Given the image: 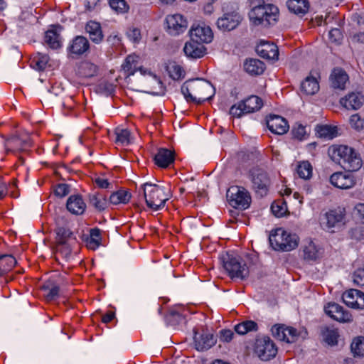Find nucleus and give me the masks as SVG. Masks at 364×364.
Listing matches in <instances>:
<instances>
[{
	"mask_svg": "<svg viewBox=\"0 0 364 364\" xmlns=\"http://www.w3.org/2000/svg\"><path fill=\"white\" fill-rule=\"evenodd\" d=\"M328 153L333 161L348 172L356 171L362 167L363 161L359 154L351 147L345 145L332 146Z\"/></svg>",
	"mask_w": 364,
	"mask_h": 364,
	"instance_id": "f257e3e1",
	"label": "nucleus"
},
{
	"mask_svg": "<svg viewBox=\"0 0 364 364\" xmlns=\"http://www.w3.org/2000/svg\"><path fill=\"white\" fill-rule=\"evenodd\" d=\"M181 90L188 102L197 104L210 100L215 93L214 87L210 82L198 78L186 82Z\"/></svg>",
	"mask_w": 364,
	"mask_h": 364,
	"instance_id": "f03ea898",
	"label": "nucleus"
},
{
	"mask_svg": "<svg viewBox=\"0 0 364 364\" xmlns=\"http://www.w3.org/2000/svg\"><path fill=\"white\" fill-rule=\"evenodd\" d=\"M252 2L257 3L249 12L250 20L254 25L267 27L276 23L279 14L277 6L264 4V0H252Z\"/></svg>",
	"mask_w": 364,
	"mask_h": 364,
	"instance_id": "7ed1b4c3",
	"label": "nucleus"
},
{
	"mask_svg": "<svg viewBox=\"0 0 364 364\" xmlns=\"http://www.w3.org/2000/svg\"><path fill=\"white\" fill-rule=\"evenodd\" d=\"M269 241L274 250L289 252L298 246L299 237L296 234L287 232L282 228H277L271 232Z\"/></svg>",
	"mask_w": 364,
	"mask_h": 364,
	"instance_id": "20e7f679",
	"label": "nucleus"
},
{
	"mask_svg": "<svg viewBox=\"0 0 364 364\" xmlns=\"http://www.w3.org/2000/svg\"><path fill=\"white\" fill-rule=\"evenodd\" d=\"M141 188L146 205L149 208L159 210L164 207L166 200L168 199L165 195L164 188L151 183H145L141 186Z\"/></svg>",
	"mask_w": 364,
	"mask_h": 364,
	"instance_id": "39448f33",
	"label": "nucleus"
},
{
	"mask_svg": "<svg viewBox=\"0 0 364 364\" xmlns=\"http://www.w3.org/2000/svg\"><path fill=\"white\" fill-rule=\"evenodd\" d=\"M223 266L232 278L244 279L249 275V269L245 262L242 263L239 257L228 253L221 256Z\"/></svg>",
	"mask_w": 364,
	"mask_h": 364,
	"instance_id": "423d86ee",
	"label": "nucleus"
},
{
	"mask_svg": "<svg viewBox=\"0 0 364 364\" xmlns=\"http://www.w3.org/2000/svg\"><path fill=\"white\" fill-rule=\"evenodd\" d=\"M226 196L230 205L235 208L245 210L251 203L250 193L241 186L230 187L227 191Z\"/></svg>",
	"mask_w": 364,
	"mask_h": 364,
	"instance_id": "0eeeda50",
	"label": "nucleus"
},
{
	"mask_svg": "<svg viewBox=\"0 0 364 364\" xmlns=\"http://www.w3.org/2000/svg\"><path fill=\"white\" fill-rule=\"evenodd\" d=\"M249 175L255 192L260 196H265L271 183L268 173L261 168L254 167L250 170Z\"/></svg>",
	"mask_w": 364,
	"mask_h": 364,
	"instance_id": "6e6552de",
	"label": "nucleus"
},
{
	"mask_svg": "<svg viewBox=\"0 0 364 364\" xmlns=\"http://www.w3.org/2000/svg\"><path fill=\"white\" fill-rule=\"evenodd\" d=\"M255 353L261 360L268 361L276 356L277 348L269 337H264L256 340Z\"/></svg>",
	"mask_w": 364,
	"mask_h": 364,
	"instance_id": "1a4fd4ad",
	"label": "nucleus"
},
{
	"mask_svg": "<svg viewBox=\"0 0 364 364\" xmlns=\"http://www.w3.org/2000/svg\"><path fill=\"white\" fill-rule=\"evenodd\" d=\"M242 21L241 16L235 12L225 14L217 21V26L219 30L226 32L234 30Z\"/></svg>",
	"mask_w": 364,
	"mask_h": 364,
	"instance_id": "9d476101",
	"label": "nucleus"
},
{
	"mask_svg": "<svg viewBox=\"0 0 364 364\" xmlns=\"http://www.w3.org/2000/svg\"><path fill=\"white\" fill-rule=\"evenodd\" d=\"M166 22L168 33L173 36L183 33L188 26L187 21L181 14L168 16Z\"/></svg>",
	"mask_w": 364,
	"mask_h": 364,
	"instance_id": "9b49d317",
	"label": "nucleus"
},
{
	"mask_svg": "<svg viewBox=\"0 0 364 364\" xmlns=\"http://www.w3.org/2000/svg\"><path fill=\"white\" fill-rule=\"evenodd\" d=\"M267 125L272 133L279 135L287 133L289 128L285 118L275 114H270L267 118Z\"/></svg>",
	"mask_w": 364,
	"mask_h": 364,
	"instance_id": "f8f14e48",
	"label": "nucleus"
},
{
	"mask_svg": "<svg viewBox=\"0 0 364 364\" xmlns=\"http://www.w3.org/2000/svg\"><path fill=\"white\" fill-rule=\"evenodd\" d=\"M345 215L341 210H331L326 212L321 218V223L326 228L331 230L333 228H340L343 224Z\"/></svg>",
	"mask_w": 364,
	"mask_h": 364,
	"instance_id": "ddd939ff",
	"label": "nucleus"
},
{
	"mask_svg": "<svg viewBox=\"0 0 364 364\" xmlns=\"http://www.w3.org/2000/svg\"><path fill=\"white\" fill-rule=\"evenodd\" d=\"M330 182L333 186L341 189H348L355 185L354 177L350 172L334 173L330 177Z\"/></svg>",
	"mask_w": 364,
	"mask_h": 364,
	"instance_id": "4468645a",
	"label": "nucleus"
},
{
	"mask_svg": "<svg viewBox=\"0 0 364 364\" xmlns=\"http://www.w3.org/2000/svg\"><path fill=\"white\" fill-rule=\"evenodd\" d=\"M190 36L192 41L200 43H210L213 38V34L210 27L205 26H197L192 27L190 31Z\"/></svg>",
	"mask_w": 364,
	"mask_h": 364,
	"instance_id": "2eb2a0df",
	"label": "nucleus"
},
{
	"mask_svg": "<svg viewBox=\"0 0 364 364\" xmlns=\"http://www.w3.org/2000/svg\"><path fill=\"white\" fill-rule=\"evenodd\" d=\"M325 313L334 320L340 322L350 321L351 315L344 311L343 307L336 303H329L324 308Z\"/></svg>",
	"mask_w": 364,
	"mask_h": 364,
	"instance_id": "dca6fc26",
	"label": "nucleus"
},
{
	"mask_svg": "<svg viewBox=\"0 0 364 364\" xmlns=\"http://www.w3.org/2000/svg\"><path fill=\"white\" fill-rule=\"evenodd\" d=\"M257 54L265 59L276 60L278 59L279 50L274 43L269 42H261L256 47Z\"/></svg>",
	"mask_w": 364,
	"mask_h": 364,
	"instance_id": "f3484780",
	"label": "nucleus"
},
{
	"mask_svg": "<svg viewBox=\"0 0 364 364\" xmlns=\"http://www.w3.org/2000/svg\"><path fill=\"white\" fill-rule=\"evenodd\" d=\"M205 50L206 48L203 43L191 39L186 43L183 48L185 55L188 58L193 59L202 58L205 54Z\"/></svg>",
	"mask_w": 364,
	"mask_h": 364,
	"instance_id": "a211bd4d",
	"label": "nucleus"
},
{
	"mask_svg": "<svg viewBox=\"0 0 364 364\" xmlns=\"http://www.w3.org/2000/svg\"><path fill=\"white\" fill-rule=\"evenodd\" d=\"M217 339L211 333H202L194 336L196 349L198 351H205L210 349L216 343Z\"/></svg>",
	"mask_w": 364,
	"mask_h": 364,
	"instance_id": "6ab92c4d",
	"label": "nucleus"
},
{
	"mask_svg": "<svg viewBox=\"0 0 364 364\" xmlns=\"http://www.w3.org/2000/svg\"><path fill=\"white\" fill-rule=\"evenodd\" d=\"M364 103V95L360 92H351L341 100V104L348 109H358Z\"/></svg>",
	"mask_w": 364,
	"mask_h": 364,
	"instance_id": "aec40b11",
	"label": "nucleus"
},
{
	"mask_svg": "<svg viewBox=\"0 0 364 364\" xmlns=\"http://www.w3.org/2000/svg\"><path fill=\"white\" fill-rule=\"evenodd\" d=\"M67 210L74 215H82L86 208V204L80 195L70 196L66 203Z\"/></svg>",
	"mask_w": 364,
	"mask_h": 364,
	"instance_id": "412c9836",
	"label": "nucleus"
},
{
	"mask_svg": "<svg viewBox=\"0 0 364 364\" xmlns=\"http://www.w3.org/2000/svg\"><path fill=\"white\" fill-rule=\"evenodd\" d=\"M85 29L93 43L99 44L102 41L104 36L99 23L90 21L86 23Z\"/></svg>",
	"mask_w": 364,
	"mask_h": 364,
	"instance_id": "4be33fe9",
	"label": "nucleus"
},
{
	"mask_svg": "<svg viewBox=\"0 0 364 364\" xmlns=\"http://www.w3.org/2000/svg\"><path fill=\"white\" fill-rule=\"evenodd\" d=\"M174 161V154L167 149H159L154 156L155 164L161 168L168 167Z\"/></svg>",
	"mask_w": 364,
	"mask_h": 364,
	"instance_id": "5701e85b",
	"label": "nucleus"
},
{
	"mask_svg": "<svg viewBox=\"0 0 364 364\" xmlns=\"http://www.w3.org/2000/svg\"><path fill=\"white\" fill-rule=\"evenodd\" d=\"M90 48V43L87 38L82 36H76L69 47L70 51L76 55H82Z\"/></svg>",
	"mask_w": 364,
	"mask_h": 364,
	"instance_id": "b1692460",
	"label": "nucleus"
},
{
	"mask_svg": "<svg viewBox=\"0 0 364 364\" xmlns=\"http://www.w3.org/2000/svg\"><path fill=\"white\" fill-rule=\"evenodd\" d=\"M244 69L251 75H259L264 73L265 65L259 59L250 58L244 63Z\"/></svg>",
	"mask_w": 364,
	"mask_h": 364,
	"instance_id": "393cba45",
	"label": "nucleus"
},
{
	"mask_svg": "<svg viewBox=\"0 0 364 364\" xmlns=\"http://www.w3.org/2000/svg\"><path fill=\"white\" fill-rule=\"evenodd\" d=\"M289 10L297 15H304L309 11V3L307 0H288L287 2Z\"/></svg>",
	"mask_w": 364,
	"mask_h": 364,
	"instance_id": "a878e982",
	"label": "nucleus"
},
{
	"mask_svg": "<svg viewBox=\"0 0 364 364\" xmlns=\"http://www.w3.org/2000/svg\"><path fill=\"white\" fill-rule=\"evenodd\" d=\"M331 80L333 87L343 90L348 80V76L343 70L334 69L331 75Z\"/></svg>",
	"mask_w": 364,
	"mask_h": 364,
	"instance_id": "bb28decb",
	"label": "nucleus"
},
{
	"mask_svg": "<svg viewBox=\"0 0 364 364\" xmlns=\"http://www.w3.org/2000/svg\"><path fill=\"white\" fill-rule=\"evenodd\" d=\"M262 105V99L256 95H252L245 100L242 101V109L246 114L258 111Z\"/></svg>",
	"mask_w": 364,
	"mask_h": 364,
	"instance_id": "cd10ccee",
	"label": "nucleus"
},
{
	"mask_svg": "<svg viewBox=\"0 0 364 364\" xmlns=\"http://www.w3.org/2000/svg\"><path fill=\"white\" fill-rule=\"evenodd\" d=\"M318 136L327 139H332L338 136V129L336 126L328 124L318 125L316 128Z\"/></svg>",
	"mask_w": 364,
	"mask_h": 364,
	"instance_id": "c85d7f7f",
	"label": "nucleus"
},
{
	"mask_svg": "<svg viewBox=\"0 0 364 364\" xmlns=\"http://www.w3.org/2000/svg\"><path fill=\"white\" fill-rule=\"evenodd\" d=\"M88 198L90 204L98 211H102L107 208L108 202L102 194L97 192L90 193Z\"/></svg>",
	"mask_w": 364,
	"mask_h": 364,
	"instance_id": "c756f323",
	"label": "nucleus"
},
{
	"mask_svg": "<svg viewBox=\"0 0 364 364\" xmlns=\"http://www.w3.org/2000/svg\"><path fill=\"white\" fill-rule=\"evenodd\" d=\"M301 91L306 95H314L319 90V85L315 77H307L301 83Z\"/></svg>",
	"mask_w": 364,
	"mask_h": 364,
	"instance_id": "7c9ffc66",
	"label": "nucleus"
},
{
	"mask_svg": "<svg viewBox=\"0 0 364 364\" xmlns=\"http://www.w3.org/2000/svg\"><path fill=\"white\" fill-rule=\"evenodd\" d=\"M132 195L128 191L122 189L111 194L109 202L114 205L127 203L129 201Z\"/></svg>",
	"mask_w": 364,
	"mask_h": 364,
	"instance_id": "2f4dec72",
	"label": "nucleus"
},
{
	"mask_svg": "<svg viewBox=\"0 0 364 364\" xmlns=\"http://www.w3.org/2000/svg\"><path fill=\"white\" fill-rule=\"evenodd\" d=\"M16 259L11 255L0 256V276L10 271L16 264Z\"/></svg>",
	"mask_w": 364,
	"mask_h": 364,
	"instance_id": "473e14b6",
	"label": "nucleus"
},
{
	"mask_svg": "<svg viewBox=\"0 0 364 364\" xmlns=\"http://www.w3.org/2000/svg\"><path fill=\"white\" fill-rule=\"evenodd\" d=\"M322 336L325 342L328 345L334 346L337 344L338 333L336 328L325 326L322 328Z\"/></svg>",
	"mask_w": 364,
	"mask_h": 364,
	"instance_id": "72a5a7b5",
	"label": "nucleus"
},
{
	"mask_svg": "<svg viewBox=\"0 0 364 364\" xmlns=\"http://www.w3.org/2000/svg\"><path fill=\"white\" fill-rule=\"evenodd\" d=\"M49 57L46 54L38 53L31 62V66L34 69L42 71L44 70L48 63Z\"/></svg>",
	"mask_w": 364,
	"mask_h": 364,
	"instance_id": "f704fd0d",
	"label": "nucleus"
},
{
	"mask_svg": "<svg viewBox=\"0 0 364 364\" xmlns=\"http://www.w3.org/2000/svg\"><path fill=\"white\" fill-rule=\"evenodd\" d=\"M56 244H65L73 236V232L65 227H58L55 229Z\"/></svg>",
	"mask_w": 364,
	"mask_h": 364,
	"instance_id": "c9c22d12",
	"label": "nucleus"
},
{
	"mask_svg": "<svg viewBox=\"0 0 364 364\" xmlns=\"http://www.w3.org/2000/svg\"><path fill=\"white\" fill-rule=\"evenodd\" d=\"M296 171L299 177L304 179H309L312 176V166L308 161L300 162Z\"/></svg>",
	"mask_w": 364,
	"mask_h": 364,
	"instance_id": "e433bc0d",
	"label": "nucleus"
},
{
	"mask_svg": "<svg viewBox=\"0 0 364 364\" xmlns=\"http://www.w3.org/2000/svg\"><path fill=\"white\" fill-rule=\"evenodd\" d=\"M101 240L100 230L97 228L90 230V237L87 239V247L91 250H95L100 245Z\"/></svg>",
	"mask_w": 364,
	"mask_h": 364,
	"instance_id": "4c0bfd02",
	"label": "nucleus"
},
{
	"mask_svg": "<svg viewBox=\"0 0 364 364\" xmlns=\"http://www.w3.org/2000/svg\"><path fill=\"white\" fill-rule=\"evenodd\" d=\"M45 41L53 49H57L60 47L59 35L53 30H49L46 33Z\"/></svg>",
	"mask_w": 364,
	"mask_h": 364,
	"instance_id": "58836bf2",
	"label": "nucleus"
},
{
	"mask_svg": "<svg viewBox=\"0 0 364 364\" xmlns=\"http://www.w3.org/2000/svg\"><path fill=\"white\" fill-rule=\"evenodd\" d=\"M116 143L123 146H127L130 143V132L127 129H117L115 130Z\"/></svg>",
	"mask_w": 364,
	"mask_h": 364,
	"instance_id": "ea45409f",
	"label": "nucleus"
},
{
	"mask_svg": "<svg viewBox=\"0 0 364 364\" xmlns=\"http://www.w3.org/2000/svg\"><path fill=\"white\" fill-rule=\"evenodd\" d=\"M350 348L355 356L364 357V337L355 338L350 345Z\"/></svg>",
	"mask_w": 364,
	"mask_h": 364,
	"instance_id": "a19ab883",
	"label": "nucleus"
},
{
	"mask_svg": "<svg viewBox=\"0 0 364 364\" xmlns=\"http://www.w3.org/2000/svg\"><path fill=\"white\" fill-rule=\"evenodd\" d=\"M122 68L124 73H127V76L134 75L137 70L136 62L134 57L128 55L122 64Z\"/></svg>",
	"mask_w": 364,
	"mask_h": 364,
	"instance_id": "79ce46f5",
	"label": "nucleus"
},
{
	"mask_svg": "<svg viewBox=\"0 0 364 364\" xmlns=\"http://www.w3.org/2000/svg\"><path fill=\"white\" fill-rule=\"evenodd\" d=\"M42 288L48 291L46 297L48 301L53 300L58 296L60 288L58 285L51 282H47Z\"/></svg>",
	"mask_w": 364,
	"mask_h": 364,
	"instance_id": "37998d69",
	"label": "nucleus"
},
{
	"mask_svg": "<svg viewBox=\"0 0 364 364\" xmlns=\"http://www.w3.org/2000/svg\"><path fill=\"white\" fill-rule=\"evenodd\" d=\"M358 294H360V290L351 289L343 294L342 299L347 306L355 309Z\"/></svg>",
	"mask_w": 364,
	"mask_h": 364,
	"instance_id": "c03bdc74",
	"label": "nucleus"
},
{
	"mask_svg": "<svg viewBox=\"0 0 364 364\" xmlns=\"http://www.w3.org/2000/svg\"><path fill=\"white\" fill-rule=\"evenodd\" d=\"M80 73L86 77H91L97 75V66L90 62H84L80 66Z\"/></svg>",
	"mask_w": 364,
	"mask_h": 364,
	"instance_id": "a18cd8bd",
	"label": "nucleus"
},
{
	"mask_svg": "<svg viewBox=\"0 0 364 364\" xmlns=\"http://www.w3.org/2000/svg\"><path fill=\"white\" fill-rule=\"evenodd\" d=\"M304 258L309 260H315L318 257V250L312 242H308L303 249Z\"/></svg>",
	"mask_w": 364,
	"mask_h": 364,
	"instance_id": "49530a36",
	"label": "nucleus"
},
{
	"mask_svg": "<svg viewBox=\"0 0 364 364\" xmlns=\"http://www.w3.org/2000/svg\"><path fill=\"white\" fill-rule=\"evenodd\" d=\"M284 331L287 337L284 338V341H286L288 343H291L295 342L299 338V333L296 328L284 326Z\"/></svg>",
	"mask_w": 364,
	"mask_h": 364,
	"instance_id": "de8ad7c7",
	"label": "nucleus"
},
{
	"mask_svg": "<svg viewBox=\"0 0 364 364\" xmlns=\"http://www.w3.org/2000/svg\"><path fill=\"white\" fill-rule=\"evenodd\" d=\"M109 5L116 11L124 12L127 9V3L124 0H109Z\"/></svg>",
	"mask_w": 364,
	"mask_h": 364,
	"instance_id": "09e8293b",
	"label": "nucleus"
},
{
	"mask_svg": "<svg viewBox=\"0 0 364 364\" xmlns=\"http://www.w3.org/2000/svg\"><path fill=\"white\" fill-rule=\"evenodd\" d=\"M349 234L351 238L356 240H361L364 239V228L361 226H357L351 228L349 231Z\"/></svg>",
	"mask_w": 364,
	"mask_h": 364,
	"instance_id": "8fccbe9b",
	"label": "nucleus"
},
{
	"mask_svg": "<svg viewBox=\"0 0 364 364\" xmlns=\"http://www.w3.org/2000/svg\"><path fill=\"white\" fill-rule=\"evenodd\" d=\"M349 123L351 127L356 130L363 128V122L358 114H353L349 119Z\"/></svg>",
	"mask_w": 364,
	"mask_h": 364,
	"instance_id": "3c124183",
	"label": "nucleus"
},
{
	"mask_svg": "<svg viewBox=\"0 0 364 364\" xmlns=\"http://www.w3.org/2000/svg\"><path fill=\"white\" fill-rule=\"evenodd\" d=\"M70 193V186L65 183H59L55 186V193L56 196L63 198Z\"/></svg>",
	"mask_w": 364,
	"mask_h": 364,
	"instance_id": "603ef678",
	"label": "nucleus"
},
{
	"mask_svg": "<svg viewBox=\"0 0 364 364\" xmlns=\"http://www.w3.org/2000/svg\"><path fill=\"white\" fill-rule=\"evenodd\" d=\"M291 132L294 137L299 140L304 139L306 134L305 127L301 124H298L297 127H293Z\"/></svg>",
	"mask_w": 364,
	"mask_h": 364,
	"instance_id": "864d4df0",
	"label": "nucleus"
},
{
	"mask_svg": "<svg viewBox=\"0 0 364 364\" xmlns=\"http://www.w3.org/2000/svg\"><path fill=\"white\" fill-rule=\"evenodd\" d=\"M328 36L332 42L340 43L343 39V34L340 29L333 28L328 33Z\"/></svg>",
	"mask_w": 364,
	"mask_h": 364,
	"instance_id": "5fc2aeb1",
	"label": "nucleus"
},
{
	"mask_svg": "<svg viewBox=\"0 0 364 364\" xmlns=\"http://www.w3.org/2000/svg\"><path fill=\"white\" fill-rule=\"evenodd\" d=\"M56 251L60 253L65 258H68L71 254V248L68 243L61 245L56 244Z\"/></svg>",
	"mask_w": 364,
	"mask_h": 364,
	"instance_id": "6e6d98bb",
	"label": "nucleus"
},
{
	"mask_svg": "<svg viewBox=\"0 0 364 364\" xmlns=\"http://www.w3.org/2000/svg\"><path fill=\"white\" fill-rule=\"evenodd\" d=\"M273 335L280 341H284L287 337L284 331V326H274L272 329Z\"/></svg>",
	"mask_w": 364,
	"mask_h": 364,
	"instance_id": "4d7b16f0",
	"label": "nucleus"
},
{
	"mask_svg": "<svg viewBox=\"0 0 364 364\" xmlns=\"http://www.w3.org/2000/svg\"><path fill=\"white\" fill-rule=\"evenodd\" d=\"M353 282L358 286H364V268L358 269L354 272Z\"/></svg>",
	"mask_w": 364,
	"mask_h": 364,
	"instance_id": "13d9d810",
	"label": "nucleus"
},
{
	"mask_svg": "<svg viewBox=\"0 0 364 364\" xmlns=\"http://www.w3.org/2000/svg\"><path fill=\"white\" fill-rule=\"evenodd\" d=\"M271 210L276 217H282L286 213V208L279 203H273L271 205Z\"/></svg>",
	"mask_w": 364,
	"mask_h": 364,
	"instance_id": "bf43d9fd",
	"label": "nucleus"
},
{
	"mask_svg": "<svg viewBox=\"0 0 364 364\" xmlns=\"http://www.w3.org/2000/svg\"><path fill=\"white\" fill-rule=\"evenodd\" d=\"M20 138L18 136H12L11 137L9 138L6 140V144L7 151L11 150L9 147L20 148Z\"/></svg>",
	"mask_w": 364,
	"mask_h": 364,
	"instance_id": "052dcab7",
	"label": "nucleus"
},
{
	"mask_svg": "<svg viewBox=\"0 0 364 364\" xmlns=\"http://www.w3.org/2000/svg\"><path fill=\"white\" fill-rule=\"evenodd\" d=\"M353 212L355 215L364 223V203H359L354 207Z\"/></svg>",
	"mask_w": 364,
	"mask_h": 364,
	"instance_id": "680f3d73",
	"label": "nucleus"
},
{
	"mask_svg": "<svg viewBox=\"0 0 364 364\" xmlns=\"http://www.w3.org/2000/svg\"><path fill=\"white\" fill-rule=\"evenodd\" d=\"M242 102L237 105H232L230 109V114L233 117H240L243 114H246L243 110Z\"/></svg>",
	"mask_w": 364,
	"mask_h": 364,
	"instance_id": "e2e57ef3",
	"label": "nucleus"
},
{
	"mask_svg": "<svg viewBox=\"0 0 364 364\" xmlns=\"http://www.w3.org/2000/svg\"><path fill=\"white\" fill-rule=\"evenodd\" d=\"M170 76L173 80H178L181 78L183 75V70L178 65H173L169 70Z\"/></svg>",
	"mask_w": 364,
	"mask_h": 364,
	"instance_id": "0e129e2a",
	"label": "nucleus"
},
{
	"mask_svg": "<svg viewBox=\"0 0 364 364\" xmlns=\"http://www.w3.org/2000/svg\"><path fill=\"white\" fill-rule=\"evenodd\" d=\"M127 36L134 43H137L141 39L140 31L137 28H133L127 32Z\"/></svg>",
	"mask_w": 364,
	"mask_h": 364,
	"instance_id": "69168bd1",
	"label": "nucleus"
},
{
	"mask_svg": "<svg viewBox=\"0 0 364 364\" xmlns=\"http://www.w3.org/2000/svg\"><path fill=\"white\" fill-rule=\"evenodd\" d=\"M244 325L245 330H247V333L250 331H257L258 329L257 323L253 321H245L242 322Z\"/></svg>",
	"mask_w": 364,
	"mask_h": 364,
	"instance_id": "338daca9",
	"label": "nucleus"
},
{
	"mask_svg": "<svg viewBox=\"0 0 364 364\" xmlns=\"http://www.w3.org/2000/svg\"><path fill=\"white\" fill-rule=\"evenodd\" d=\"M355 299V309H364V292L360 291V294H357Z\"/></svg>",
	"mask_w": 364,
	"mask_h": 364,
	"instance_id": "774afa93",
	"label": "nucleus"
}]
</instances>
